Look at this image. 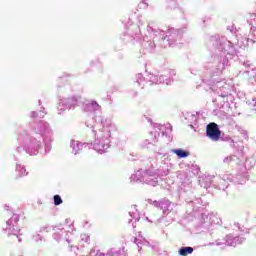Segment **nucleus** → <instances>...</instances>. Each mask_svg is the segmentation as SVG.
Masks as SVG:
<instances>
[{"label":"nucleus","mask_w":256,"mask_h":256,"mask_svg":"<svg viewBox=\"0 0 256 256\" xmlns=\"http://www.w3.org/2000/svg\"><path fill=\"white\" fill-rule=\"evenodd\" d=\"M17 171V179H21V177H25L28 175L27 170L25 169V166L17 165L16 166Z\"/></svg>","instance_id":"3"},{"label":"nucleus","mask_w":256,"mask_h":256,"mask_svg":"<svg viewBox=\"0 0 256 256\" xmlns=\"http://www.w3.org/2000/svg\"><path fill=\"white\" fill-rule=\"evenodd\" d=\"M61 203H63V199H61V196L59 195H55L54 196V205H61Z\"/></svg>","instance_id":"5"},{"label":"nucleus","mask_w":256,"mask_h":256,"mask_svg":"<svg viewBox=\"0 0 256 256\" xmlns=\"http://www.w3.org/2000/svg\"><path fill=\"white\" fill-rule=\"evenodd\" d=\"M206 135L212 141H219L221 139V130H219V125L217 123H210L206 127Z\"/></svg>","instance_id":"1"},{"label":"nucleus","mask_w":256,"mask_h":256,"mask_svg":"<svg viewBox=\"0 0 256 256\" xmlns=\"http://www.w3.org/2000/svg\"><path fill=\"white\" fill-rule=\"evenodd\" d=\"M191 253H193V247H182L179 250V255L181 256H188L191 255Z\"/></svg>","instance_id":"4"},{"label":"nucleus","mask_w":256,"mask_h":256,"mask_svg":"<svg viewBox=\"0 0 256 256\" xmlns=\"http://www.w3.org/2000/svg\"><path fill=\"white\" fill-rule=\"evenodd\" d=\"M172 153H175L179 157V159H185L189 157L190 153L188 151H184L183 149H174Z\"/></svg>","instance_id":"2"}]
</instances>
